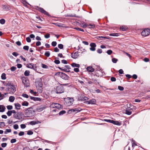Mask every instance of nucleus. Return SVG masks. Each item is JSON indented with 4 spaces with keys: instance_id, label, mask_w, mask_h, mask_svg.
<instances>
[{
    "instance_id": "27",
    "label": "nucleus",
    "mask_w": 150,
    "mask_h": 150,
    "mask_svg": "<svg viewBox=\"0 0 150 150\" xmlns=\"http://www.w3.org/2000/svg\"><path fill=\"white\" fill-rule=\"evenodd\" d=\"M45 109V108L44 107H40L37 108L36 110L38 112H40L43 110Z\"/></svg>"
},
{
    "instance_id": "13",
    "label": "nucleus",
    "mask_w": 150,
    "mask_h": 150,
    "mask_svg": "<svg viewBox=\"0 0 150 150\" xmlns=\"http://www.w3.org/2000/svg\"><path fill=\"white\" fill-rule=\"evenodd\" d=\"M96 100L94 99H92L91 100H86L84 102V103H85L87 104H96Z\"/></svg>"
},
{
    "instance_id": "63",
    "label": "nucleus",
    "mask_w": 150,
    "mask_h": 150,
    "mask_svg": "<svg viewBox=\"0 0 150 150\" xmlns=\"http://www.w3.org/2000/svg\"><path fill=\"white\" fill-rule=\"evenodd\" d=\"M5 125V122H0V127L4 126Z\"/></svg>"
},
{
    "instance_id": "40",
    "label": "nucleus",
    "mask_w": 150,
    "mask_h": 150,
    "mask_svg": "<svg viewBox=\"0 0 150 150\" xmlns=\"http://www.w3.org/2000/svg\"><path fill=\"white\" fill-rule=\"evenodd\" d=\"M45 55L47 57H49L50 55V53L49 51H46L45 54Z\"/></svg>"
},
{
    "instance_id": "19",
    "label": "nucleus",
    "mask_w": 150,
    "mask_h": 150,
    "mask_svg": "<svg viewBox=\"0 0 150 150\" xmlns=\"http://www.w3.org/2000/svg\"><path fill=\"white\" fill-rule=\"evenodd\" d=\"M30 97L31 99L32 100L34 101H40L41 100V99L40 98L35 97L31 96H30Z\"/></svg>"
},
{
    "instance_id": "22",
    "label": "nucleus",
    "mask_w": 150,
    "mask_h": 150,
    "mask_svg": "<svg viewBox=\"0 0 150 150\" xmlns=\"http://www.w3.org/2000/svg\"><path fill=\"white\" fill-rule=\"evenodd\" d=\"M86 69L88 71L90 72H92L94 71V69L91 66L88 67L86 68Z\"/></svg>"
},
{
    "instance_id": "33",
    "label": "nucleus",
    "mask_w": 150,
    "mask_h": 150,
    "mask_svg": "<svg viewBox=\"0 0 150 150\" xmlns=\"http://www.w3.org/2000/svg\"><path fill=\"white\" fill-rule=\"evenodd\" d=\"M30 72L29 70H26L24 73V75L25 76H28L29 75Z\"/></svg>"
},
{
    "instance_id": "36",
    "label": "nucleus",
    "mask_w": 150,
    "mask_h": 150,
    "mask_svg": "<svg viewBox=\"0 0 150 150\" xmlns=\"http://www.w3.org/2000/svg\"><path fill=\"white\" fill-rule=\"evenodd\" d=\"M5 20L4 19H1L0 20V23L1 24H4L5 23Z\"/></svg>"
},
{
    "instance_id": "64",
    "label": "nucleus",
    "mask_w": 150,
    "mask_h": 150,
    "mask_svg": "<svg viewBox=\"0 0 150 150\" xmlns=\"http://www.w3.org/2000/svg\"><path fill=\"white\" fill-rule=\"evenodd\" d=\"M22 96L24 97L25 98H28L29 97L28 95L25 94H23L22 95Z\"/></svg>"
},
{
    "instance_id": "7",
    "label": "nucleus",
    "mask_w": 150,
    "mask_h": 150,
    "mask_svg": "<svg viewBox=\"0 0 150 150\" xmlns=\"http://www.w3.org/2000/svg\"><path fill=\"white\" fill-rule=\"evenodd\" d=\"M65 100L67 105L69 106L72 104V102L74 101V99L72 98H67L65 99Z\"/></svg>"
},
{
    "instance_id": "5",
    "label": "nucleus",
    "mask_w": 150,
    "mask_h": 150,
    "mask_svg": "<svg viewBox=\"0 0 150 150\" xmlns=\"http://www.w3.org/2000/svg\"><path fill=\"white\" fill-rule=\"evenodd\" d=\"M21 80L25 87H28L29 86V81L27 77L23 76L21 78Z\"/></svg>"
},
{
    "instance_id": "25",
    "label": "nucleus",
    "mask_w": 150,
    "mask_h": 150,
    "mask_svg": "<svg viewBox=\"0 0 150 150\" xmlns=\"http://www.w3.org/2000/svg\"><path fill=\"white\" fill-rule=\"evenodd\" d=\"M33 64L32 63H28L27 64V67L28 68L33 69L34 68Z\"/></svg>"
},
{
    "instance_id": "52",
    "label": "nucleus",
    "mask_w": 150,
    "mask_h": 150,
    "mask_svg": "<svg viewBox=\"0 0 150 150\" xmlns=\"http://www.w3.org/2000/svg\"><path fill=\"white\" fill-rule=\"evenodd\" d=\"M7 108L8 110H11L12 109L13 106L11 105H8L7 106Z\"/></svg>"
},
{
    "instance_id": "30",
    "label": "nucleus",
    "mask_w": 150,
    "mask_h": 150,
    "mask_svg": "<svg viewBox=\"0 0 150 150\" xmlns=\"http://www.w3.org/2000/svg\"><path fill=\"white\" fill-rule=\"evenodd\" d=\"M15 97L13 96H10L9 97V100L11 102H13L15 100Z\"/></svg>"
},
{
    "instance_id": "10",
    "label": "nucleus",
    "mask_w": 150,
    "mask_h": 150,
    "mask_svg": "<svg viewBox=\"0 0 150 150\" xmlns=\"http://www.w3.org/2000/svg\"><path fill=\"white\" fill-rule=\"evenodd\" d=\"M59 75L62 79L64 80H66L69 79V76L64 73L59 72Z\"/></svg>"
},
{
    "instance_id": "29",
    "label": "nucleus",
    "mask_w": 150,
    "mask_h": 150,
    "mask_svg": "<svg viewBox=\"0 0 150 150\" xmlns=\"http://www.w3.org/2000/svg\"><path fill=\"white\" fill-rule=\"evenodd\" d=\"M3 8L6 11H8L10 9V8L8 5H4L3 6Z\"/></svg>"
},
{
    "instance_id": "43",
    "label": "nucleus",
    "mask_w": 150,
    "mask_h": 150,
    "mask_svg": "<svg viewBox=\"0 0 150 150\" xmlns=\"http://www.w3.org/2000/svg\"><path fill=\"white\" fill-rule=\"evenodd\" d=\"M125 113L127 115H130L131 114L132 112L128 110H126L125 111Z\"/></svg>"
},
{
    "instance_id": "34",
    "label": "nucleus",
    "mask_w": 150,
    "mask_h": 150,
    "mask_svg": "<svg viewBox=\"0 0 150 150\" xmlns=\"http://www.w3.org/2000/svg\"><path fill=\"white\" fill-rule=\"evenodd\" d=\"M1 79L3 80H5L6 79V74L5 73H3L2 74L1 76Z\"/></svg>"
},
{
    "instance_id": "24",
    "label": "nucleus",
    "mask_w": 150,
    "mask_h": 150,
    "mask_svg": "<svg viewBox=\"0 0 150 150\" xmlns=\"http://www.w3.org/2000/svg\"><path fill=\"white\" fill-rule=\"evenodd\" d=\"M71 66L73 67H77L79 68L80 65L79 64H76L75 63H73L71 64Z\"/></svg>"
},
{
    "instance_id": "55",
    "label": "nucleus",
    "mask_w": 150,
    "mask_h": 150,
    "mask_svg": "<svg viewBox=\"0 0 150 150\" xmlns=\"http://www.w3.org/2000/svg\"><path fill=\"white\" fill-rule=\"evenodd\" d=\"M97 52L99 54H101L102 52V50L101 49H98L97 50Z\"/></svg>"
},
{
    "instance_id": "42",
    "label": "nucleus",
    "mask_w": 150,
    "mask_h": 150,
    "mask_svg": "<svg viewBox=\"0 0 150 150\" xmlns=\"http://www.w3.org/2000/svg\"><path fill=\"white\" fill-rule=\"evenodd\" d=\"M112 61L113 63H117V62L118 61V59L115 58H113L112 59Z\"/></svg>"
},
{
    "instance_id": "31",
    "label": "nucleus",
    "mask_w": 150,
    "mask_h": 150,
    "mask_svg": "<svg viewBox=\"0 0 150 150\" xmlns=\"http://www.w3.org/2000/svg\"><path fill=\"white\" fill-rule=\"evenodd\" d=\"M21 104L23 106H27L29 105V103L27 101H24Z\"/></svg>"
},
{
    "instance_id": "15",
    "label": "nucleus",
    "mask_w": 150,
    "mask_h": 150,
    "mask_svg": "<svg viewBox=\"0 0 150 150\" xmlns=\"http://www.w3.org/2000/svg\"><path fill=\"white\" fill-rule=\"evenodd\" d=\"M71 54V57L74 59H76L79 56V54L78 52L72 53Z\"/></svg>"
},
{
    "instance_id": "6",
    "label": "nucleus",
    "mask_w": 150,
    "mask_h": 150,
    "mask_svg": "<svg viewBox=\"0 0 150 150\" xmlns=\"http://www.w3.org/2000/svg\"><path fill=\"white\" fill-rule=\"evenodd\" d=\"M58 68L60 70L66 72H70L69 69H71L69 65H66L62 67H58Z\"/></svg>"
},
{
    "instance_id": "62",
    "label": "nucleus",
    "mask_w": 150,
    "mask_h": 150,
    "mask_svg": "<svg viewBox=\"0 0 150 150\" xmlns=\"http://www.w3.org/2000/svg\"><path fill=\"white\" fill-rule=\"evenodd\" d=\"M24 132L21 131L18 133V135L19 136H22L24 135Z\"/></svg>"
},
{
    "instance_id": "54",
    "label": "nucleus",
    "mask_w": 150,
    "mask_h": 150,
    "mask_svg": "<svg viewBox=\"0 0 150 150\" xmlns=\"http://www.w3.org/2000/svg\"><path fill=\"white\" fill-rule=\"evenodd\" d=\"M11 112V110H9L7 112L6 114L8 116H10L11 115L12 113Z\"/></svg>"
},
{
    "instance_id": "8",
    "label": "nucleus",
    "mask_w": 150,
    "mask_h": 150,
    "mask_svg": "<svg viewBox=\"0 0 150 150\" xmlns=\"http://www.w3.org/2000/svg\"><path fill=\"white\" fill-rule=\"evenodd\" d=\"M14 117L19 120L22 119V113L21 112H16V114L13 115Z\"/></svg>"
},
{
    "instance_id": "51",
    "label": "nucleus",
    "mask_w": 150,
    "mask_h": 150,
    "mask_svg": "<svg viewBox=\"0 0 150 150\" xmlns=\"http://www.w3.org/2000/svg\"><path fill=\"white\" fill-rule=\"evenodd\" d=\"M7 144L6 143H2L1 144V146L3 148H4L6 146Z\"/></svg>"
},
{
    "instance_id": "39",
    "label": "nucleus",
    "mask_w": 150,
    "mask_h": 150,
    "mask_svg": "<svg viewBox=\"0 0 150 150\" xmlns=\"http://www.w3.org/2000/svg\"><path fill=\"white\" fill-rule=\"evenodd\" d=\"M88 26H91V27H88V28H94L95 27V25L94 24H89L88 25Z\"/></svg>"
},
{
    "instance_id": "37",
    "label": "nucleus",
    "mask_w": 150,
    "mask_h": 150,
    "mask_svg": "<svg viewBox=\"0 0 150 150\" xmlns=\"http://www.w3.org/2000/svg\"><path fill=\"white\" fill-rule=\"evenodd\" d=\"M56 103H53L51 104L50 107L51 108H55Z\"/></svg>"
},
{
    "instance_id": "53",
    "label": "nucleus",
    "mask_w": 150,
    "mask_h": 150,
    "mask_svg": "<svg viewBox=\"0 0 150 150\" xmlns=\"http://www.w3.org/2000/svg\"><path fill=\"white\" fill-rule=\"evenodd\" d=\"M29 48V47L28 46H25L23 47V49L26 50H28Z\"/></svg>"
},
{
    "instance_id": "50",
    "label": "nucleus",
    "mask_w": 150,
    "mask_h": 150,
    "mask_svg": "<svg viewBox=\"0 0 150 150\" xmlns=\"http://www.w3.org/2000/svg\"><path fill=\"white\" fill-rule=\"evenodd\" d=\"M112 51L111 50H107L106 52L109 55H110L112 53Z\"/></svg>"
},
{
    "instance_id": "16",
    "label": "nucleus",
    "mask_w": 150,
    "mask_h": 150,
    "mask_svg": "<svg viewBox=\"0 0 150 150\" xmlns=\"http://www.w3.org/2000/svg\"><path fill=\"white\" fill-rule=\"evenodd\" d=\"M96 75L98 77L102 76L103 75L102 70H98L97 69L96 71Z\"/></svg>"
},
{
    "instance_id": "12",
    "label": "nucleus",
    "mask_w": 150,
    "mask_h": 150,
    "mask_svg": "<svg viewBox=\"0 0 150 150\" xmlns=\"http://www.w3.org/2000/svg\"><path fill=\"white\" fill-rule=\"evenodd\" d=\"M37 7L38 8L37 10L38 11L44 14L45 15H46V16H50V15L49 14V13L45 10L42 8L38 7V6H37Z\"/></svg>"
},
{
    "instance_id": "57",
    "label": "nucleus",
    "mask_w": 150,
    "mask_h": 150,
    "mask_svg": "<svg viewBox=\"0 0 150 150\" xmlns=\"http://www.w3.org/2000/svg\"><path fill=\"white\" fill-rule=\"evenodd\" d=\"M110 80L114 82L116 81V79L115 77H112L110 78Z\"/></svg>"
},
{
    "instance_id": "9",
    "label": "nucleus",
    "mask_w": 150,
    "mask_h": 150,
    "mask_svg": "<svg viewBox=\"0 0 150 150\" xmlns=\"http://www.w3.org/2000/svg\"><path fill=\"white\" fill-rule=\"evenodd\" d=\"M150 33V30L148 28L145 29L141 33V35L142 36L146 37Z\"/></svg>"
},
{
    "instance_id": "48",
    "label": "nucleus",
    "mask_w": 150,
    "mask_h": 150,
    "mask_svg": "<svg viewBox=\"0 0 150 150\" xmlns=\"http://www.w3.org/2000/svg\"><path fill=\"white\" fill-rule=\"evenodd\" d=\"M27 134L31 135L33 134V132L31 130H28L27 132Z\"/></svg>"
},
{
    "instance_id": "1",
    "label": "nucleus",
    "mask_w": 150,
    "mask_h": 150,
    "mask_svg": "<svg viewBox=\"0 0 150 150\" xmlns=\"http://www.w3.org/2000/svg\"><path fill=\"white\" fill-rule=\"evenodd\" d=\"M4 86L7 87L6 89V91H8L9 93L13 94L16 91V88L13 83H8L4 84Z\"/></svg>"
},
{
    "instance_id": "14",
    "label": "nucleus",
    "mask_w": 150,
    "mask_h": 150,
    "mask_svg": "<svg viewBox=\"0 0 150 150\" xmlns=\"http://www.w3.org/2000/svg\"><path fill=\"white\" fill-rule=\"evenodd\" d=\"M91 47L90 48V50L93 51H95L96 50V44L94 43H91L90 44Z\"/></svg>"
},
{
    "instance_id": "56",
    "label": "nucleus",
    "mask_w": 150,
    "mask_h": 150,
    "mask_svg": "<svg viewBox=\"0 0 150 150\" xmlns=\"http://www.w3.org/2000/svg\"><path fill=\"white\" fill-rule=\"evenodd\" d=\"M42 67L43 68L47 69L48 68V67L47 65H46L45 64H42Z\"/></svg>"
},
{
    "instance_id": "47",
    "label": "nucleus",
    "mask_w": 150,
    "mask_h": 150,
    "mask_svg": "<svg viewBox=\"0 0 150 150\" xmlns=\"http://www.w3.org/2000/svg\"><path fill=\"white\" fill-rule=\"evenodd\" d=\"M52 45L53 47H55L57 44V43L56 41H53L52 42Z\"/></svg>"
},
{
    "instance_id": "49",
    "label": "nucleus",
    "mask_w": 150,
    "mask_h": 150,
    "mask_svg": "<svg viewBox=\"0 0 150 150\" xmlns=\"http://www.w3.org/2000/svg\"><path fill=\"white\" fill-rule=\"evenodd\" d=\"M118 89L120 91H122L124 90V87L121 86H118Z\"/></svg>"
},
{
    "instance_id": "41",
    "label": "nucleus",
    "mask_w": 150,
    "mask_h": 150,
    "mask_svg": "<svg viewBox=\"0 0 150 150\" xmlns=\"http://www.w3.org/2000/svg\"><path fill=\"white\" fill-rule=\"evenodd\" d=\"M11 132V129H6V131H4V134H7L8 132Z\"/></svg>"
},
{
    "instance_id": "3",
    "label": "nucleus",
    "mask_w": 150,
    "mask_h": 150,
    "mask_svg": "<svg viewBox=\"0 0 150 150\" xmlns=\"http://www.w3.org/2000/svg\"><path fill=\"white\" fill-rule=\"evenodd\" d=\"M68 85V83H65L63 84H60L59 85L57 86L55 91L57 93L60 94L64 93V89L62 85L67 86Z\"/></svg>"
},
{
    "instance_id": "4",
    "label": "nucleus",
    "mask_w": 150,
    "mask_h": 150,
    "mask_svg": "<svg viewBox=\"0 0 150 150\" xmlns=\"http://www.w3.org/2000/svg\"><path fill=\"white\" fill-rule=\"evenodd\" d=\"M34 111L32 107H30L25 110V115L27 117H31L33 115Z\"/></svg>"
},
{
    "instance_id": "44",
    "label": "nucleus",
    "mask_w": 150,
    "mask_h": 150,
    "mask_svg": "<svg viewBox=\"0 0 150 150\" xmlns=\"http://www.w3.org/2000/svg\"><path fill=\"white\" fill-rule=\"evenodd\" d=\"M58 47L60 49H62L63 48V45L62 44H60L58 45Z\"/></svg>"
},
{
    "instance_id": "23",
    "label": "nucleus",
    "mask_w": 150,
    "mask_h": 150,
    "mask_svg": "<svg viewBox=\"0 0 150 150\" xmlns=\"http://www.w3.org/2000/svg\"><path fill=\"white\" fill-rule=\"evenodd\" d=\"M127 29L128 28L125 26L122 25L120 27V30L123 31H126Z\"/></svg>"
},
{
    "instance_id": "60",
    "label": "nucleus",
    "mask_w": 150,
    "mask_h": 150,
    "mask_svg": "<svg viewBox=\"0 0 150 150\" xmlns=\"http://www.w3.org/2000/svg\"><path fill=\"white\" fill-rule=\"evenodd\" d=\"M61 62L62 63H63V64H67V61L66 60H65V59L62 60L61 61Z\"/></svg>"
},
{
    "instance_id": "35",
    "label": "nucleus",
    "mask_w": 150,
    "mask_h": 150,
    "mask_svg": "<svg viewBox=\"0 0 150 150\" xmlns=\"http://www.w3.org/2000/svg\"><path fill=\"white\" fill-rule=\"evenodd\" d=\"M66 112L65 110H62L61 111H60L59 112V115H62L64 114L65 113H66Z\"/></svg>"
},
{
    "instance_id": "21",
    "label": "nucleus",
    "mask_w": 150,
    "mask_h": 150,
    "mask_svg": "<svg viewBox=\"0 0 150 150\" xmlns=\"http://www.w3.org/2000/svg\"><path fill=\"white\" fill-rule=\"evenodd\" d=\"M81 110V109L80 108H76L73 109V111L74 112H75L76 113L80 112Z\"/></svg>"
},
{
    "instance_id": "59",
    "label": "nucleus",
    "mask_w": 150,
    "mask_h": 150,
    "mask_svg": "<svg viewBox=\"0 0 150 150\" xmlns=\"http://www.w3.org/2000/svg\"><path fill=\"white\" fill-rule=\"evenodd\" d=\"M12 54L15 57H16L19 55L18 54V53L16 52H13V53H12Z\"/></svg>"
},
{
    "instance_id": "46",
    "label": "nucleus",
    "mask_w": 150,
    "mask_h": 150,
    "mask_svg": "<svg viewBox=\"0 0 150 150\" xmlns=\"http://www.w3.org/2000/svg\"><path fill=\"white\" fill-rule=\"evenodd\" d=\"M112 120H108V119H104L103 121H105L107 122H108L109 123H112Z\"/></svg>"
},
{
    "instance_id": "28",
    "label": "nucleus",
    "mask_w": 150,
    "mask_h": 150,
    "mask_svg": "<svg viewBox=\"0 0 150 150\" xmlns=\"http://www.w3.org/2000/svg\"><path fill=\"white\" fill-rule=\"evenodd\" d=\"M14 105L15 107V109L18 110L20 109V107H21V105L19 103H15Z\"/></svg>"
},
{
    "instance_id": "20",
    "label": "nucleus",
    "mask_w": 150,
    "mask_h": 150,
    "mask_svg": "<svg viewBox=\"0 0 150 150\" xmlns=\"http://www.w3.org/2000/svg\"><path fill=\"white\" fill-rule=\"evenodd\" d=\"M121 122H120L118 121H115L112 120V123L115 125L119 126L121 125Z\"/></svg>"
},
{
    "instance_id": "17",
    "label": "nucleus",
    "mask_w": 150,
    "mask_h": 150,
    "mask_svg": "<svg viewBox=\"0 0 150 150\" xmlns=\"http://www.w3.org/2000/svg\"><path fill=\"white\" fill-rule=\"evenodd\" d=\"M89 99L87 97H83V96H80L78 98V100L81 101H86Z\"/></svg>"
},
{
    "instance_id": "2",
    "label": "nucleus",
    "mask_w": 150,
    "mask_h": 150,
    "mask_svg": "<svg viewBox=\"0 0 150 150\" xmlns=\"http://www.w3.org/2000/svg\"><path fill=\"white\" fill-rule=\"evenodd\" d=\"M42 80L41 78H38L35 81V85L36 87L38 89L39 92L40 93H42Z\"/></svg>"
},
{
    "instance_id": "26",
    "label": "nucleus",
    "mask_w": 150,
    "mask_h": 150,
    "mask_svg": "<svg viewBox=\"0 0 150 150\" xmlns=\"http://www.w3.org/2000/svg\"><path fill=\"white\" fill-rule=\"evenodd\" d=\"M6 108L3 105H0V112H3L4 111Z\"/></svg>"
},
{
    "instance_id": "45",
    "label": "nucleus",
    "mask_w": 150,
    "mask_h": 150,
    "mask_svg": "<svg viewBox=\"0 0 150 150\" xmlns=\"http://www.w3.org/2000/svg\"><path fill=\"white\" fill-rule=\"evenodd\" d=\"M16 69V68L14 66H13L10 69L11 71H14Z\"/></svg>"
},
{
    "instance_id": "61",
    "label": "nucleus",
    "mask_w": 150,
    "mask_h": 150,
    "mask_svg": "<svg viewBox=\"0 0 150 150\" xmlns=\"http://www.w3.org/2000/svg\"><path fill=\"white\" fill-rule=\"evenodd\" d=\"M13 128L15 129H17L18 128V126L17 124L14 125H13Z\"/></svg>"
},
{
    "instance_id": "18",
    "label": "nucleus",
    "mask_w": 150,
    "mask_h": 150,
    "mask_svg": "<svg viewBox=\"0 0 150 150\" xmlns=\"http://www.w3.org/2000/svg\"><path fill=\"white\" fill-rule=\"evenodd\" d=\"M40 123L41 122L38 121H33L30 122V124L31 125H34Z\"/></svg>"
},
{
    "instance_id": "38",
    "label": "nucleus",
    "mask_w": 150,
    "mask_h": 150,
    "mask_svg": "<svg viewBox=\"0 0 150 150\" xmlns=\"http://www.w3.org/2000/svg\"><path fill=\"white\" fill-rule=\"evenodd\" d=\"M74 29L78 31H80L82 32H84V30L83 29H81L79 28L75 27L74 28Z\"/></svg>"
},
{
    "instance_id": "58",
    "label": "nucleus",
    "mask_w": 150,
    "mask_h": 150,
    "mask_svg": "<svg viewBox=\"0 0 150 150\" xmlns=\"http://www.w3.org/2000/svg\"><path fill=\"white\" fill-rule=\"evenodd\" d=\"M54 62L56 64H59L60 63V61L58 59L55 60L54 61Z\"/></svg>"
},
{
    "instance_id": "32",
    "label": "nucleus",
    "mask_w": 150,
    "mask_h": 150,
    "mask_svg": "<svg viewBox=\"0 0 150 150\" xmlns=\"http://www.w3.org/2000/svg\"><path fill=\"white\" fill-rule=\"evenodd\" d=\"M120 34L119 33H110V35L111 36H118Z\"/></svg>"
},
{
    "instance_id": "11",
    "label": "nucleus",
    "mask_w": 150,
    "mask_h": 150,
    "mask_svg": "<svg viewBox=\"0 0 150 150\" xmlns=\"http://www.w3.org/2000/svg\"><path fill=\"white\" fill-rule=\"evenodd\" d=\"M63 106L62 105L60 104H59L56 103L55 108L56 109H55L52 110L53 112H56V111L58 112L59 110L62 109Z\"/></svg>"
}]
</instances>
